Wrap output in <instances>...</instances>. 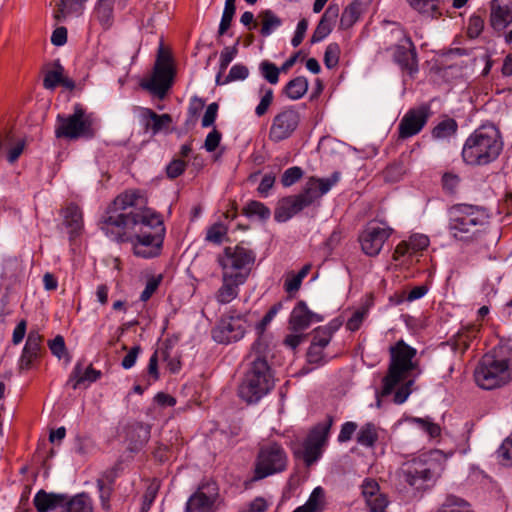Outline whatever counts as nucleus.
<instances>
[{
  "mask_svg": "<svg viewBox=\"0 0 512 512\" xmlns=\"http://www.w3.org/2000/svg\"><path fill=\"white\" fill-rule=\"evenodd\" d=\"M136 190L118 195L101 218V230L116 242H130L135 256L158 257L163 248L165 226L159 214L146 207Z\"/></svg>",
  "mask_w": 512,
  "mask_h": 512,
  "instance_id": "f257e3e1",
  "label": "nucleus"
},
{
  "mask_svg": "<svg viewBox=\"0 0 512 512\" xmlns=\"http://www.w3.org/2000/svg\"><path fill=\"white\" fill-rule=\"evenodd\" d=\"M270 348L261 337L252 345L249 367L239 386L238 394L247 403H256L274 386L272 369L268 364Z\"/></svg>",
  "mask_w": 512,
  "mask_h": 512,
  "instance_id": "f03ea898",
  "label": "nucleus"
},
{
  "mask_svg": "<svg viewBox=\"0 0 512 512\" xmlns=\"http://www.w3.org/2000/svg\"><path fill=\"white\" fill-rule=\"evenodd\" d=\"M503 150L499 130L492 124L477 128L464 142L463 161L471 166H485L494 162Z\"/></svg>",
  "mask_w": 512,
  "mask_h": 512,
  "instance_id": "7ed1b4c3",
  "label": "nucleus"
},
{
  "mask_svg": "<svg viewBox=\"0 0 512 512\" xmlns=\"http://www.w3.org/2000/svg\"><path fill=\"white\" fill-rule=\"evenodd\" d=\"M474 378L485 390L508 383L512 379V346L500 344L485 354L474 371Z\"/></svg>",
  "mask_w": 512,
  "mask_h": 512,
  "instance_id": "20e7f679",
  "label": "nucleus"
},
{
  "mask_svg": "<svg viewBox=\"0 0 512 512\" xmlns=\"http://www.w3.org/2000/svg\"><path fill=\"white\" fill-rule=\"evenodd\" d=\"M488 223V215L477 206L459 204L449 211L448 231L453 239L464 244L477 241Z\"/></svg>",
  "mask_w": 512,
  "mask_h": 512,
  "instance_id": "39448f33",
  "label": "nucleus"
},
{
  "mask_svg": "<svg viewBox=\"0 0 512 512\" xmlns=\"http://www.w3.org/2000/svg\"><path fill=\"white\" fill-rule=\"evenodd\" d=\"M390 364L388 373L383 379L382 395H389L393 389L407 377V374L416 368L413 361L417 350L409 346L404 340H399L390 347Z\"/></svg>",
  "mask_w": 512,
  "mask_h": 512,
  "instance_id": "423d86ee",
  "label": "nucleus"
},
{
  "mask_svg": "<svg viewBox=\"0 0 512 512\" xmlns=\"http://www.w3.org/2000/svg\"><path fill=\"white\" fill-rule=\"evenodd\" d=\"M438 454V451L422 454L403 464L400 471L403 480L416 489H423L427 483L434 482L443 470L436 457Z\"/></svg>",
  "mask_w": 512,
  "mask_h": 512,
  "instance_id": "0eeeda50",
  "label": "nucleus"
},
{
  "mask_svg": "<svg viewBox=\"0 0 512 512\" xmlns=\"http://www.w3.org/2000/svg\"><path fill=\"white\" fill-rule=\"evenodd\" d=\"M255 253L243 245L228 246L217 257L222 274L246 281L255 262Z\"/></svg>",
  "mask_w": 512,
  "mask_h": 512,
  "instance_id": "6e6552de",
  "label": "nucleus"
},
{
  "mask_svg": "<svg viewBox=\"0 0 512 512\" xmlns=\"http://www.w3.org/2000/svg\"><path fill=\"white\" fill-rule=\"evenodd\" d=\"M55 136L58 139L76 140L94 136L91 116L80 105L74 107L70 115L58 114L55 124Z\"/></svg>",
  "mask_w": 512,
  "mask_h": 512,
  "instance_id": "1a4fd4ad",
  "label": "nucleus"
},
{
  "mask_svg": "<svg viewBox=\"0 0 512 512\" xmlns=\"http://www.w3.org/2000/svg\"><path fill=\"white\" fill-rule=\"evenodd\" d=\"M287 466V454L277 443L263 445L258 453L255 478L262 479L274 473L282 472Z\"/></svg>",
  "mask_w": 512,
  "mask_h": 512,
  "instance_id": "9d476101",
  "label": "nucleus"
},
{
  "mask_svg": "<svg viewBox=\"0 0 512 512\" xmlns=\"http://www.w3.org/2000/svg\"><path fill=\"white\" fill-rule=\"evenodd\" d=\"M332 423L333 418L328 416L323 422L318 423L304 440L301 456L306 466H311L321 457Z\"/></svg>",
  "mask_w": 512,
  "mask_h": 512,
  "instance_id": "9b49d317",
  "label": "nucleus"
},
{
  "mask_svg": "<svg viewBox=\"0 0 512 512\" xmlns=\"http://www.w3.org/2000/svg\"><path fill=\"white\" fill-rule=\"evenodd\" d=\"M391 234L392 229L385 223H368L359 236L362 251L371 257L378 255Z\"/></svg>",
  "mask_w": 512,
  "mask_h": 512,
  "instance_id": "f8f14e48",
  "label": "nucleus"
},
{
  "mask_svg": "<svg viewBox=\"0 0 512 512\" xmlns=\"http://www.w3.org/2000/svg\"><path fill=\"white\" fill-rule=\"evenodd\" d=\"M300 123V114L294 107H288L277 113L269 129V139L278 143L292 136Z\"/></svg>",
  "mask_w": 512,
  "mask_h": 512,
  "instance_id": "ddd939ff",
  "label": "nucleus"
},
{
  "mask_svg": "<svg viewBox=\"0 0 512 512\" xmlns=\"http://www.w3.org/2000/svg\"><path fill=\"white\" fill-rule=\"evenodd\" d=\"M246 330V321L241 315H229L221 319L212 331V337L217 343L229 344L240 340Z\"/></svg>",
  "mask_w": 512,
  "mask_h": 512,
  "instance_id": "4468645a",
  "label": "nucleus"
},
{
  "mask_svg": "<svg viewBox=\"0 0 512 512\" xmlns=\"http://www.w3.org/2000/svg\"><path fill=\"white\" fill-rule=\"evenodd\" d=\"M430 115V106L426 104L409 109L399 122V138L407 139L418 134L426 125Z\"/></svg>",
  "mask_w": 512,
  "mask_h": 512,
  "instance_id": "2eb2a0df",
  "label": "nucleus"
},
{
  "mask_svg": "<svg viewBox=\"0 0 512 512\" xmlns=\"http://www.w3.org/2000/svg\"><path fill=\"white\" fill-rule=\"evenodd\" d=\"M340 180V173L334 172L327 178H310L301 193L296 195L305 207L310 206L315 200L322 197Z\"/></svg>",
  "mask_w": 512,
  "mask_h": 512,
  "instance_id": "dca6fc26",
  "label": "nucleus"
},
{
  "mask_svg": "<svg viewBox=\"0 0 512 512\" xmlns=\"http://www.w3.org/2000/svg\"><path fill=\"white\" fill-rule=\"evenodd\" d=\"M160 58L161 55L158 56L152 78L143 83L142 87L159 98H163L172 84L173 70L168 63L162 62Z\"/></svg>",
  "mask_w": 512,
  "mask_h": 512,
  "instance_id": "f3484780",
  "label": "nucleus"
},
{
  "mask_svg": "<svg viewBox=\"0 0 512 512\" xmlns=\"http://www.w3.org/2000/svg\"><path fill=\"white\" fill-rule=\"evenodd\" d=\"M393 58L400 68L409 75L412 76L418 71L416 49L409 36L405 35L394 47Z\"/></svg>",
  "mask_w": 512,
  "mask_h": 512,
  "instance_id": "a211bd4d",
  "label": "nucleus"
},
{
  "mask_svg": "<svg viewBox=\"0 0 512 512\" xmlns=\"http://www.w3.org/2000/svg\"><path fill=\"white\" fill-rule=\"evenodd\" d=\"M361 493L370 512H385L389 501L374 479L366 478L363 481Z\"/></svg>",
  "mask_w": 512,
  "mask_h": 512,
  "instance_id": "6ab92c4d",
  "label": "nucleus"
},
{
  "mask_svg": "<svg viewBox=\"0 0 512 512\" xmlns=\"http://www.w3.org/2000/svg\"><path fill=\"white\" fill-rule=\"evenodd\" d=\"M489 23L496 32H502L511 25L512 0H491Z\"/></svg>",
  "mask_w": 512,
  "mask_h": 512,
  "instance_id": "aec40b11",
  "label": "nucleus"
},
{
  "mask_svg": "<svg viewBox=\"0 0 512 512\" xmlns=\"http://www.w3.org/2000/svg\"><path fill=\"white\" fill-rule=\"evenodd\" d=\"M322 320L320 315L309 310L304 301H299L290 314L289 329L292 332H303L312 323L321 322Z\"/></svg>",
  "mask_w": 512,
  "mask_h": 512,
  "instance_id": "412c9836",
  "label": "nucleus"
},
{
  "mask_svg": "<svg viewBox=\"0 0 512 512\" xmlns=\"http://www.w3.org/2000/svg\"><path fill=\"white\" fill-rule=\"evenodd\" d=\"M42 350V336L38 331H30L19 359V369H30L34 362L41 356Z\"/></svg>",
  "mask_w": 512,
  "mask_h": 512,
  "instance_id": "4be33fe9",
  "label": "nucleus"
},
{
  "mask_svg": "<svg viewBox=\"0 0 512 512\" xmlns=\"http://www.w3.org/2000/svg\"><path fill=\"white\" fill-rule=\"evenodd\" d=\"M339 16V7L330 4L323 13L316 29L311 37V43H318L325 39L333 30V26Z\"/></svg>",
  "mask_w": 512,
  "mask_h": 512,
  "instance_id": "5701e85b",
  "label": "nucleus"
},
{
  "mask_svg": "<svg viewBox=\"0 0 512 512\" xmlns=\"http://www.w3.org/2000/svg\"><path fill=\"white\" fill-rule=\"evenodd\" d=\"M142 118L146 121V130H151L153 135L160 132L168 134L170 132V125L172 123V117L169 114H157L152 109L143 108Z\"/></svg>",
  "mask_w": 512,
  "mask_h": 512,
  "instance_id": "b1692460",
  "label": "nucleus"
},
{
  "mask_svg": "<svg viewBox=\"0 0 512 512\" xmlns=\"http://www.w3.org/2000/svg\"><path fill=\"white\" fill-rule=\"evenodd\" d=\"M127 2L128 0H98L95 6L96 18L105 29L110 28L114 20V7L124 9Z\"/></svg>",
  "mask_w": 512,
  "mask_h": 512,
  "instance_id": "393cba45",
  "label": "nucleus"
},
{
  "mask_svg": "<svg viewBox=\"0 0 512 512\" xmlns=\"http://www.w3.org/2000/svg\"><path fill=\"white\" fill-rule=\"evenodd\" d=\"M65 495L66 494L48 493L44 490H39L34 496L33 503L38 512H58Z\"/></svg>",
  "mask_w": 512,
  "mask_h": 512,
  "instance_id": "a878e982",
  "label": "nucleus"
},
{
  "mask_svg": "<svg viewBox=\"0 0 512 512\" xmlns=\"http://www.w3.org/2000/svg\"><path fill=\"white\" fill-rule=\"evenodd\" d=\"M304 208L306 207L296 195L285 197L279 202L275 210V220L286 222Z\"/></svg>",
  "mask_w": 512,
  "mask_h": 512,
  "instance_id": "bb28decb",
  "label": "nucleus"
},
{
  "mask_svg": "<svg viewBox=\"0 0 512 512\" xmlns=\"http://www.w3.org/2000/svg\"><path fill=\"white\" fill-rule=\"evenodd\" d=\"M245 282L222 274V284L215 294L216 301L220 304L232 302L239 294V287Z\"/></svg>",
  "mask_w": 512,
  "mask_h": 512,
  "instance_id": "cd10ccee",
  "label": "nucleus"
},
{
  "mask_svg": "<svg viewBox=\"0 0 512 512\" xmlns=\"http://www.w3.org/2000/svg\"><path fill=\"white\" fill-rule=\"evenodd\" d=\"M101 377V371L94 369L91 365L83 367L81 363H77L67 382L73 389H77L81 384L93 383Z\"/></svg>",
  "mask_w": 512,
  "mask_h": 512,
  "instance_id": "c85d7f7f",
  "label": "nucleus"
},
{
  "mask_svg": "<svg viewBox=\"0 0 512 512\" xmlns=\"http://www.w3.org/2000/svg\"><path fill=\"white\" fill-rule=\"evenodd\" d=\"M372 0H353L342 12L340 18V27L342 29H349L360 18L366 7Z\"/></svg>",
  "mask_w": 512,
  "mask_h": 512,
  "instance_id": "c756f323",
  "label": "nucleus"
},
{
  "mask_svg": "<svg viewBox=\"0 0 512 512\" xmlns=\"http://www.w3.org/2000/svg\"><path fill=\"white\" fill-rule=\"evenodd\" d=\"M150 438V426L136 424L128 432V449L132 452L139 451Z\"/></svg>",
  "mask_w": 512,
  "mask_h": 512,
  "instance_id": "7c9ffc66",
  "label": "nucleus"
},
{
  "mask_svg": "<svg viewBox=\"0 0 512 512\" xmlns=\"http://www.w3.org/2000/svg\"><path fill=\"white\" fill-rule=\"evenodd\" d=\"M64 223L70 229L71 235L77 234L82 229V212L77 205L71 203L65 208Z\"/></svg>",
  "mask_w": 512,
  "mask_h": 512,
  "instance_id": "2f4dec72",
  "label": "nucleus"
},
{
  "mask_svg": "<svg viewBox=\"0 0 512 512\" xmlns=\"http://www.w3.org/2000/svg\"><path fill=\"white\" fill-rule=\"evenodd\" d=\"M213 499L203 492L194 493L187 501V512H210L213 506Z\"/></svg>",
  "mask_w": 512,
  "mask_h": 512,
  "instance_id": "473e14b6",
  "label": "nucleus"
},
{
  "mask_svg": "<svg viewBox=\"0 0 512 512\" xmlns=\"http://www.w3.org/2000/svg\"><path fill=\"white\" fill-rule=\"evenodd\" d=\"M409 5L421 15L437 18L441 15L438 0H407Z\"/></svg>",
  "mask_w": 512,
  "mask_h": 512,
  "instance_id": "72a5a7b5",
  "label": "nucleus"
},
{
  "mask_svg": "<svg viewBox=\"0 0 512 512\" xmlns=\"http://www.w3.org/2000/svg\"><path fill=\"white\" fill-rule=\"evenodd\" d=\"M308 90V80L304 76L296 77L290 80L284 87L285 95L291 100L302 98Z\"/></svg>",
  "mask_w": 512,
  "mask_h": 512,
  "instance_id": "f704fd0d",
  "label": "nucleus"
},
{
  "mask_svg": "<svg viewBox=\"0 0 512 512\" xmlns=\"http://www.w3.org/2000/svg\"><path fill=\"white\" fill-rule=\"evenodd\" d=\"M259 18L262 22L260 33L264 37L271 35L274 30L282 25V20L270 9L262 11Z\"/></svg>",
  "mask_w": 512,
  "mask_h": 512,
  "instance_id": "c9c22d12",
  "label": "nucleus"
},
{
  "mask_svg": "<svg viewBox=\"0 0 512 512\" xmlns=\"http://www.w3.org/2000/svg\"><path fill=\"white\" fill-rule=\"evenodd\" d=\"M337 327L326 325L318 327L313 331V338L310 346L325 349L330 343Z\"/></svg>",
  "mask_w": 512,
  "mask_h": 512,
  "instance_id": "e433bc0d",
  "label": "nucleus"
},
{
  "mask_svg": "<svg viewBox=\"0 0 512 512\" xmlns=\"http://www.w3.org/2000/svg\"><path fill=\"white\" fill-rule=\"evenodd\" d=\"M52 66L53 69L47 71L43 79V86L47 90H54L62 81L64 73V67L59 60L54 61Z\"/></svg>",
  "mask_w": 512,
  "mask_h": 512,
  "instance_id": "4c0bfd02",
  "label": "nucleus"
},
{
  "mask_svg": "<svg viewBox=\"0 0 512 512\" xmlns=\"http://www.w3.org/2000/svg\"><path fill=\"white\" fill-rule=\"evenodd\" d=\"M356 438L361 446L372 447L378 439L376 426L373 423L364 424L357 432Z\"/></svg>",
  "mask_w": 512,
  "mask_h": 512,
  "instance_id": "58836bf2",
  "label": "nucleus"
},
{
  "mask_svg": "<svg viewBox=\"0 0 512 512\" xmlns=\"http://www.w3.org/2000/svg\"><path fill=\"white\" fill-rule=\"evenodd\" d=\"M458 124L452 118H446L440 121L432 130V136L435 139H445L451 137L457 132Z\"/></svg>",
  "mask_w": 512,
  "mask_h": 512,
  "instance_id": "ea45409f",
  "label": "nucleus"
},
{
  "mask_svg": "<svg viewBox=\"0 0 512 512\" xmlns=\"http://www.w3.org/2000/svg\"><path fill=\"white\" fill-rule=\"evenodd\" d=\"M243 213L247 217H256L260 220H267L271 215L270 209L259 201L248 202L243 208Z\"/></svg>",
  "mask_w": 512,
  "mask_h": 512,
  "instance_id": "a19ab883",
  "label": "nucleus"
},
{
  "mask_svg": "<svg viewBox=\"0 0 512 512\" xmlns=\"http://www.w3.org/2000/svg\"><path fill=\"white\" fill-rule=\"evenodd\" d=\"M259 72L268 83L275 85L279 82V74L281 71L274 63L263 60L259 64Z\"/></svg>",
  "mask_w": 512,
  "mask_h": 512,
  "instance_id": "79ce46f5",
  "label": "nucleus"
},
{
  "mask_svg": "<svg viewBox=\"0 0 512 512\" xmlns=\"http://www.w3.org/2000/svg\"><path fill=\"white\" fill-rule=\"evenodd\" d=\"M226 233V226L221 222H217L207 229L205 240L213 244H220L226 236Z\"/></svg>",
  "mask_w": 512,
  "mask_h": 512,
  "instance_id": "37998d69",
  "label": "nucleus"
},
{
  "mask_svg": "<svg viewBox=\"0 0 512 512\" xmlns=\"http://www.w3.org/2000/svg\"><path fill=\"white\" fill-rule=\"evenodd\" d=\"M412 423L416 424L420 429L426 432L431 438H435L440 435L441 429L440 426L434 422H432L429 418H418L414 417L410 420Z\"/></svg>",
  "mask_w": 512,
  "mask_h": 512,
  "instance_id": "c03bdc74",
  "label": "nucleus"
},
{
  "mask_svg": "<svg viewBox=\"0 0 512 512\" xmlns=\"http://www.w3.org/2000/svg\"><path fill=\"white\" fill-rule=\"evenodd\" d=\"M496 454L503 465H512V434L503 441Z\"/></svg>",
  "mask_w": 512,
  "mask_h": 512,
  "instance_id": "a18cd8bd",
  "label": "nucleus"
},
{
  "mask_svg": "<svg viewBox=\"0 0 512 512\" xmlns=\"http://www.w3.org/2000/svg\"><path fill=\"white\" fill-rule=\"evenodd\" d=\"M340 47L337 43H330L324 53V64L328 69L335 68L339 63Z\"/></svg>",
  "mask_w": 512,
  "mask_h": 512,
  "instance_id": "49530a36",
  "label": "nucleus"
},
{
  "mask_svg": "<svg viewBox=\"0 0 512 512\" xmlns=\"http://www.w3.org/2000/svg\"><path fill=\"white\" fill-rule=\"evenodd\" d=\"M239 40L233 46L225 47L220 54L219 68L221 72H225L229 64L233 61L238 53Z\"/></svg>",
  "mask_w": 512,
  "mask_h": 512,
  "instance_id": "de8ad7c7",
  "label": "nucleus"
},
{
  "mask_svg": "<svg viewBox=\"0 0 512 512\" xmlns=\"http://www.w3.org/2000/svg\"><path fill=\"white\" fill-rule=\"evenodd\" d=\"M55 10L53 13L54 19L57 22H62L66 16L71 12L73 7V0H54Z\"/></svg>",
  "mask_w": 512,
  "mask_h": 512,
  "instance_id": "09e8293b",
  "label": "nucleus"
},
{
  "mask_svg": "<svg viewBox=\"0 0 512 512\" xmlns=\"http://www.w3.org/2000/svg\"><path fill=\"white\" fill-rule=\"evenodd\" d=\"M249 75V69L243 64H235L231 67L223 83H230L238 80H245Z\"/></svg>",
  "mask_w": 512,
  "mask_h": 512,
  "instance_id": "8fccbe9b",
  "label": "nucleus"
},
{
  "mask_svg": "<svg viewBox=\"0 0 512 512\" xmlns=\"http://www.w3.org/2000/svg\"><path fill=\"white\" fill-rule=\"evenodd\" d=\"M282 306L283 305L281 302L274 304L268 310V312L265 314V316L262 318V320L257 324L256 329L260 336L264 333L266 327L270 324V322L277 315V313L282 309Z\"/></svg>",
  "mask_w": 512,
  "mask_h": 512,
  "instance_id": "3c124183",
  "label": "nucleus"
},
{
  "mask_svg": "<svg viewBox=\"0 0 512 512\" xmlns=\"http://www.w3.org/2000/svg\"><path fill=\"white\" fill-rule=\"evenodd\" d=\"M323 497V490L321 487H316L307 502L302 507L309 512H318L320 510L321 498Z\"/></svg>",
  "mask_w": 512,
  "mask_h": 512,
  "instance_id": "603ef678",
  "label": "nucleus"
},
{
  "mask_svg": "<svg viewBox=\"0 0 512 512\" xmlns=\"http://www.w3.org/2000/svg\"><path fill=\"white\" fill-rule=\"evenodd\" d=\"M466 502L455 496H448L437 512H467L461 509Z\"/></svg>",
  "mask_w": 512,
  "mask_h": 512,
  "instance_id": "864d4df0",
  "label": "nucleus"
},
{
  "mask_svg": "<svg viewBox=\"0 0 512 512\" xmlns=\"http://www.w3.org/2000/svg\"><path fill=\"white\" fill-rule=\"evenodd\" d=\"M484 29V19L479 15H472L468 21L467 34L470 38H477Z\"/></svg>",
  "mask_w": 512,
  "mask_h": 512,
  "instance_id": "5fc2aeb1",
  "label": "nucleus"
},
{
  "mask_svg": "<svg viewBox=\"0 0 512 512\" xmlns=\"http://www.w3.org/2000/svg\"><path fill=\"white\" fill-rule=\"evenodd\" d=\"M274 99L273 90L271 88H267L264 91L263 96L260 99L259 104L255 108V114L258 117L265 115L272 104Z\"/></svg>",
  "mask_w": 512,
  "mask_h": 512,
  "instance_id": "6e6d98bb",
  "label": "nucleus"
},
{
  "mask_svg": "<svg viewBox=\"0 0 512 512\" xmlns=\"http://www.w3.org/2000/svg\"><path fill=\"white\" fill-rule=\"evenodd\" d=\"M162 281V275L153 276L148 279L146 286L144 290L142 291L140 295V300L143 302H146L151 298V296L155 293V291L158 289L160 283Z\"/></svg>",
  "mask_w": 512,
  "mask_h": 512,
  "instance_id": "4d7b16f0",
  "label": "nucleus"
},
{
  "mask_svg": "<svg viewBox=\"0 0 512 512\" xmlns=\"http://www.w3.org/2000/svg\"><path fill=\"white\" fill-rule=\"evenodd\" d=\"M302 169L294 166L288 168L281 177V183L284 187H289L296 183L302 177Z\"/></svg>",
  "mask_w": 512,
  "mask_h": 512,
  "instance_id": "13d9d810",
  "label": "nucleus"
},
{
  "mask_svg": "<svg viewBox=\"0 0 512 512\" xmlns=\"http://www.w3.org/2000/svg\"><path fill=\"white\" fill-rule=\"evenodd\" d=\"M429 245V238L426 235L423 234H415L409 238L407 241L408 248L411 249V251L416 253L417 251L424 250Z\"/></svg>",
  "mask_w": 512,
  "mask_h": 512,
  "instance_id": "bf43d9fd",
  "label": "nucleus"
},
{
  "mask_svg": "<svg viewBox=\"0 0 512 512\" xmlns=\"http://www.w3.org/2000/svg\"><path fill=\"white\" fill-rule=\"evenodd\" d=\"M307 361L311 364H325L328 362L324 349L309 346L307 351Z\"/></svg>",
  "mask_w": 512,
  "mask_h": 512,
  "instance_id": "052dcab7",
  "label": "nucleus"
},
{
  "mask_svg": "<svg viewBox=\"0 0 512 512\" xmlns=\"http://www.w3.org/2000/svg\"><path fill=\"white\" fill-rule=\"evenodd\" d=\"M186 168V162L182 159H174L166 167L167 176L175 179L180 176Z\"/></svg>",
  "mask_w": 512,
  "mask_h": 512,
  "instance_id": "680f3d73",
  "label": "nucleus"
},
{
  "mask_svg": "<svg viewBox=\"0 0 512 512\" xmlns=\"http://www.w3.org/2000/svg\"><path fill=\"white\" fill-rule=\"evenodd\" d=\"M236 8H229L224 7L221 21L219 24L218 34L221 36L226 33V31L229 29L231 22L233 20V17L235 15Z\"/></svg>",
  "mask_w": 512,
  "mask_h": 512,
  "instance_id": "e2e57ef3",
  "label": "nucleus"
},
{
  "mask_svg": "<svg viewBox=\"0 0 512 512\" xmlns=\"http://www.w3.org/2000/svg\"><path fill=\"white\" fill-rule=\"evenodd\" d=\"M218 108L219 106L216 102H213L207 106L201 121L202 127L207 128L214 124L217 117Z\"/></svg>",
  "mask_w": 512,
  "mask_h": 512,
  "instance_id": "0e129e2a",
  "label": "nucleus"
},
{
  "mask_svg": "<svg viewBox=\"0 0 512 512\" xmlns=\"http://www.w3.org/2000/svg\"><path fill=\"white\" fill-rule=\"evenodd\" d=\"M357 428H358V425L355 422H352V421L345 422L342 425L340 433L338 435V441L340 443H344V442L351 440V438H352L353 434L356 432Z\"/></svg>",
  "mask_w": 512,
  "mask_h": 512,
  "instance_id": "69168bd1",
  "label": "nucleus"
},
{
  "mask_svg": "<svg viewBox=\"0 0 512 512\" xmlns=\"http://www.w3.org/2000/svg\"><path fill=\"white\" fill-rule=\"evenodd\" d=\"M48 345L51 353L59 359L66 352L65 341L61 335H57L53 340L49 341Z\"/></svg>",
  "mask_w": 512,
  "mask_h": 512,
  "instance_id": "338daca9",
  "label": "nucleus"
},
{
  "mask_svg": "<svg viewBox=\"0 0 512 512\" xmlns=\"http://www.w3.org/2000/svg\"><path fill=\"white\" fill-rule=\"evenodd\" d=\"M221 141V133L213 129L208 135L206 136L205 142H204V148L207 152H213L220 144Z\"/></svg>",
  "mask_w": 512,
  "mask_h": 512,
  "instance_id": "774afa93",
  "label": "nucleus"
}]
</instances>
